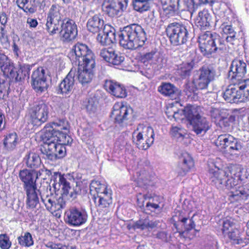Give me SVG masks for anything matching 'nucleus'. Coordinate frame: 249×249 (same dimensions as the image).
I'll return each instance as SVG.
<instances>
[{"instance_id": "f257e3e1", "label": "nucleus", "mask_w": 249, "mask_h": 249, "mask_svg": "<svg viewBox=\"0 0 249 249\" xmlns=\"http://www.w3.org/2000/svg\"><path fill=\"white\" fill-rule=\"evenodd\" d=\"M248 176L247 169L239 164L233 165L226 170L215 167L209 171L210 178L217 188L227 189L232 196L242 198L249 196V189L247 186H240L239 182L247 178Z\"/></svg>"}, {"instance_id": "f03ea898", "label": "nucleus", "mask_w": 249, "mask_h": 249, "mask_svg": "<svg viewBox=\"0 0 249 249\" xmlns=\"http://www.w3.org/2000/svg\"><path fill=\"white\" fill-rule=\"evenodd\" d=\"M120 44L126 49L135 50L142 47L146 40V35L142 27L138 24L125 27L119 35Z\"/></svg>"}, {"instance_id": "7ed1b4c3", "label": "nucleus", "mask_w": 249, "mask_h": 249, "mask_svg": "<svg viewBox=\"0 0 249 249\" xmlns=\"http://www.w3.org/2000/svg\"><path fill=\"white\" fill-rule=\"evenodd\" d=\"M184 116L192 126L193 130L197 135L205 134L210 128L209 122L200 115V107L188 106L184 108Z\"/></svg>"}, {"instance_id": "20e7f679", "label": "nucleus", "mask_w": 249, "mask_h": 249, "mask_svg": "<svg viewBox=\"0 0 249 249\" xmlns=\"http://www.w3.org/2000/svg\"><path fill=\"white\" fill-rule=\"evenodd\" d=\"M90 192L93 194V200L97 207L107 208L112 204V191L106 184L98 180H92L90 184Z\"/></svg>"}, {"instance_id": "39448f33", "label": "nucleus", "mask_w": 249, "mask_h": 249, "mask_svg": "<svg viewBox=\"0 0 249 249\" xmlns=\"http://www.w3.org/2000/svg\"><path fill=\"white\" fill-rule=\"evenodd\" d=\"M54 181V187L56 188V186L60 187L62 190L61 196L64 199L73 200L76 198L80 191L79 188L76 184L75 187H72L70 182L71 175L70 174H61L58 172H54L53 176Z\"/></svg>"}, {"instance_id": "423d86ee", "label": "nucleus", "mask_w": 249, "mask_h": 249, "mask_svg": "<svg viewBox=\"0 0 249 249\" xmlns=\"http://www.w3.org/2000/svg\"><path fill=\"white\" fill-rule=\"evenodd\" d=\"M154 136L153 128L144 124H139L133 133L135 143L142 150L147 149L153 143Z\"/></svg>"}, {"instance_id": "0eeeda50", "label": "nucleus", "mask_w": 249, "mask_h": 249, "mask_svg": "<svg viewBox=\"0 0 249 249\" xmlns=\"http://www.w3.org/2000/svg\"><path fill=\"white\" fill-rule=\"evenodd\" d=\"M214 143L219 149L231 155L240 152L243 147L242 143L238 139L227 134L218 136Z\"/></svg>"}, {"instance_id": "6e6552de", "label": "nucleus", "mask_w": 249, "mask_h": 249, "mask_svg": "<svg viewBox=\"0 0 249 249\" xmlns=\"http://www.w3.org/2000/svg\"><path fill=\"white\" fill-rule=\"evenodd\" d=\"M62 8L58 4H53L49 9L47 16L46 29L50 35L59 31L62 23Z\"/></svg>"}, {"instance_id": "1a4fd4ad", "label": "nucleus", "mask_w": 249, "mask_h": 249, "mask_svg": "<svg viewBox=\"0 0 249 249\" xmlns=\"http://www.w3.org/2000/svg\"><path fill=\"white\" fill-rule=\"evenodd\" d=\"M167 35L174 45L185 43L188 38V32L183 25L177 23L169 24L166 28Z\"/></svg>"}, {"instance_id": "9d476101", "label": "nucleus", "mask_w": 249, "mask_h": 249, "mask_svg": "<svg viewBox=\"0 0 249 249\" xmlns=\"http://www.w3.org/2000/svg\"><path fill=\"white\" fill-rule=\"evenodd\" d=\"M44 144L41 149L42 153L45 155V158L54 161L57 159L64 157L66 153V150L64 145L57 143L51 140L44 141Z\"/></svg>"}, {"instance_id": "9b49d317", "label": "nucleus", "mask_w": 249, "mask_h": 249, "mask_svg": "<svg viewBox=\"0 0 249 249\" xmlns=\"http://www.w3.org/2000/svg\"><path fill=\"white\" fill-rule=\"evenodd\" d=\"M215 71L213 68L203 66L199 70L197 76L195 78L193 83L197 89H206L210 83L215 79Z\"/></svg>"}, {"instance_id": "f8f14e48", "label": "nucleus", "mask_w": 249, "mask_h": 249, "mask_svg": "<svg viewBox=\"0 0 249 249\" xmlns=\"http://www.w3.org/2000/svg\"><path fill=\"white\" fill-rule=\"evenodd\" d=\"M217 35L207 31L200 35L198 38L199 47L204 55L210 57L216 53L215 43Z\"/></svg>"}, {"instance_id": "ddd939ff", "label": "nucleus", "mask_w": 249, "mask_h": 249, "mask_svg": "<svg viewBox=\"0 0 249 249\" xmlns=\"http://www.w3.org/2000/svg\"><path fill=\"white\" fill-rule=\"evenodd\" d=\"M41 200L46 209L56 217H60L61 210L65 207V201L59 197L55 200L54 196L51 193L46 192L41 195Z\"/></svg>"}, {"instance_id": "4468645a", "label": "nucleus", "mask_w": 249, "mask_h": 249, "mask_svg": "<svg viewBox=\"0 0 249 249\" xmlns=\"http://www.w3.org/2000/svg\"><path fill=\"white\" fill-rule=\"evenodd\" d=\"M49 107L45 104H40L34 107L30 112V122L34 126L40 125L48 118Z\"/></svg>"}, {"instance_id": "2eb2a0df", "label": "nucleus", "mask_w": 249, "mask_h": 249, "mask_svg": "<svg viewBox=\"0 0 249 249\" xmlns=\"http://www.w3.org/2000/svg\"><path fill=\"white\" fill-rule=\"evenodd\" d=\"M65 221L72 226H79L86 222L88 219L87 213L76 208H71L65 213Z\"/></svg>"}, {"instance_id": "dca6fc26", "label": "nucleus", "mask_w": 249, "mask_h": 249, "mask_svg": "<svg viewBox=\"0 0 249 249\" xmlns=\"http://www.w3.org/2000/svg\"><path fill=\"white\" fill-rule=\"evenodd\" d=\"M31 85L33 89L38 93L47 90L48 84L45 71L42 67L38 68L33 72L31 76Z\"/></svg>"}, {"instance_id": "f3484780", "label": "nucleus", "mask_w": 249, "mask_h": 249, "mask_svg": "<svg viewBox=\"0 0 249 249\" xmlns=\"http://www.w3.org/2000/svg\"><path fill=\"white\" fill-rule=\"evenodd\" d=\"M132 112L133 110L130 107L118 102L114 105L111 116L115 123L121 124L130 118Z\"/></svg>"}, {"instance_id": "a211bd4d", "label": "nucleus", "mask_w": 249, "mask_h": 249, "mask_svg": "<svg viewBox=\"0 0 249 249\" xmlns=\"http://www.w3.org/2000/svg\"><path fill=\"white\" fill-rule=\"evenodd\" d=\"M247 73V64L243 60L235 59L230 66L228 77L230 81L239 82L243 80V77Z\"/></svg>"}, {"instance_id": "6ab92c4d", "label": "nucleus", "mask_w": 249, "mask_h": 249, "mask_svg": "<svg viewBox=\"0 0 249 249\" xmlns=\"http://www.w3.org/2000/svg\"><path fill=\"white\" fill-rule=\"evenodd\" d=\"M127 4V0H107L104 2L102 8L109 16L114 17L120 15Z\"/></svg>"}, {"instance_id": "aec40b11", "label": "nucleus", "mask_w": 249, "mask_h": 249, "mask_svg": "<svg viewBox=\"0 0 249 249\" xmlns=\"http://www.w3.org/2000/svg\"><path fill=\"white\" fill-rule=\"evenodd\" d=\"M69 129L70 125L67 120H58L45 125L43 130L42 138L48 139L53 136V133L62 132V130L69 131Z\"/></svg>"}, {"instance_id": "412c9836", "label": "nucleus", "mask_w": 249, "mask_h": 249, "mask_svg": "<svg viewBox=\"0 0 249 249\" xmlns=\"http://www.w3.org/2000/svg\"><path fill=\"white\" fill-rule=\"evenodd\" d=\"M231 85L223 93V97L225 101L230 103H237L244 102L239 84L231 81Z\"/></svg>"}, {"instance_id": "4be33fe9", "label": "nucleus", "mask_w": 249, "mask_h": 249, "mask_svg": "<svg viewBox=\"0 0 249 249\" xmlns=\"http://www.w3.org/2000/svg\"><path fill=\"white\" fill-rule=\"evenodd\" d=\"M89 52H92L88 47L83 43H78L74 45L71 49L68 56L75 65L79 64L80 61L88 55Z\"/></svg>"}, {"instance_id": "5701e85b", "label": "nucleus", "mask_w": 249, "mask_h": 249, "mask_svg": "<svg viewBox=\"0 0 249 249\" xmlns=\"http://www.w3.org/2000/svg\"><path fill=\"white\" fill-rule=\"evenodd\" d=\"M60 36L63 41H69L74 39L77 35V26L72 20L64 21L60 23Z\"/></svg>"}, {"instance_id": "b1692460", "label": "nucleus", "mask_w": 249, "mask_h": 249, "mask_svg": "<svg viewBox=\"0 0 249 249\" xmlns=\"http://www.w3.org/2000/svg\"><path fill=\"white\" fill-rule=\"evenodd\" d=\"M97 34V40L102 45H109L116 41L115 29L109 25L105 24L104 29Z\"/></svg>"}, {"instance_id": "393cba45", "label": "nucleus", "mask_w": 249, "mask_h": 249, "mask_svg": "<svg viewBox=\"0 0 249 249\" xmlns=\"http://www.w3.org/2000/svg\"><path fill=\"white\" fill-rule=\"evenodd\" d=\"M100 56L105 61L114 65H120L124 59V55L116 53L112 48H103L100 52Z\"/></svg>"}, {"instance_id": "a878e982", "label": "nucleus", "mask_w": 249, "mask_h": 249, "mask_svg": "<svg viewBox=\"0 0 249 249\" xmlns=\"http://www.w3.org/2000/svg\"><path fill=\"white\" fill-rule=\"evenodd\" d=\"M157 197H152L150 195H142L141 193L137 195L138 205L141 208L143 207L145 202V211H150L152 212H155L156 210L160 211L159 209L160 207L158 203L155 202L154 201L157 199Z\"/></svg>"}, {"instance_id": "bb28decb", "label": "nucleus", "mask_w": 249, "mask_h": 249, "mask_svg": "<svg viewBox=\"0 0 249 249\" xmlns=\"http://www.w3.org/2000/svg\"><path fill=\"white\" fill-rule=\"evenodd\" d=\"M0 68L3 74L10 78L18 79V74L17 72V69L13 64L10 63L7 57L4 54H0Z\"/></svg>"}, {"instance_id": "cd10ccee", "label": "nucleus", "mask_w": 249, "mask_h": 249, "mask_svg": "<svg viewBox=\"0 0 249 249\" xmlns=\"http://www.w3.org/2000/svg\"><path fill=\"white\" fill-rule=\"evenodd\" d=\"M104 87L108 92L117 98H124L126 96L125 88L118 82L107 80Z\"/></svg>"}, {"instance_id": "c85d7f7f", "label": "nucleus", "mask_w": 249, "mask_h": 249, "mask_svg": "<svg viewBox=\"0 0 249 249\" xmlns=\"http://www.w3.org/2000/svg\"><path fill=\"white\" fill-rule=\"evenodd\" d=\"M180 163L177 168V172L178 175L180 176H185L190 169L194 167V161L187 153H183L179 158Z\"/></svg>"}, {"instance_id": "c756f323", "label": "nucleus", "mask_w": 249, "mask_h": 249, "mask_svg": "<svg viewBox=\"0 0 249 249\" xmlns=\"http://www.w3.org/2000/svg\"><path fill=\"white\" fill-rule=\"evenodd\" d=\"M105 25L103 18L99 15H95L89 18L87 23L88 30L93 34H96L101 31Z\"/></svg>"}, {"instance_id": "7c9ffc66", "label": "nucleus", "mask_w": 249, "mask_h": 249, "mask_svg": "<svg viewBox=\"0 0 249 249\" xmlns=\"http://www.w3.org/2000/svg\"><path fill=\"white\" fill-rule=\"evenodd\" d=\"M158 91L162 95L172 99H176L180 94L179 90L170 83H162L158 87Z\"/></svg>"}, {"instance_id": "2f4dec72", "label": "nucleus", "mask_w": 249, "mask_h": 249, "mask_svg": "<svg viewBox=\"0 0 249 249\" xmlns=\"http://www.w3.org/2000/svg\"><path fill=\"white\" fill-rule=\"evenodd\" d=\"M35 176L36 173L33 170H30L27 169H24L19 171L18 177L21 181L24 183V189L35 186Z\"/></svg>"}, {"instance_id": "473e14b6", "label": "nucleus", "mask_w": 249, "mask_h": 249, "mask_svg": "<svg viewBox=\"0 0 249 249\" xmlns=\"http://www.w3.org/2000/svg\"><path fill=\"white\" fill-rule=\"evenodd\" d=\"M212 22V16L208 10L204 9L200 11L195 19L196 25L201 29H206Z\"/></svg>"}, {"instance_id": "72a5a7b5", "label": "nucleus", "mask_w": 249, "mask_h": 249, "mask_svg": "<svg viewBox=\"0 0 249 249\" xmlns=\"http://www.w3.org/2000/svg\"><path fill=\"white\" fill-rule=\"evenodd\" d=\"M23 162L28 168L33 170L39 167L41 163L38 154L33 151H29L25 155Z\"/></svg>"}, {"instance_id": "f704fd0d", "label": "nucleus", "mask_w": 249, "mask_h": 249, "mask_svg": "<svg viewBox=\"0 0 249 249\" xmlns=\"http://www.w3.org/2000/svg\"><path fill=\"white\" fill-rule=\"evenodd\" d=\"M68 131L60 132L56 133H53V136L50 138H42L43 141L51 140L53 142H56L57 143L62 145H70L72 142V138L67 134Z\"/></svg>"}, {"instance_id": "c9c22d12", "label": "nucleus", "mask_w": 249, "mask_h": 249, "mask_svg": "<svg viewBox=\"0 0 249 249\" xmlns=\"http://www.w3.org/2000/svg\"><path fill=\"white\" fill-rule=\"evenodd\" d=\"M27 196L26 204L30 208L33 209L36 207L39 202L37 189L35 186L24 189Z\"/></svg>"}, {"instance_id": "e433bc0d", "label": "nucleus", "mask_w": 249, "mask_h": 249, "mask_svg": "<svg viewBox=\"0 0 249 249\" xmlns=\"http://www.w3.org/2000/svg\"><path fill=\"white\" fill-rule=\"evenodd\" d=\"M74 73L72 71H70L59 84V89L61 93H68L72 90L74 84Z\"/></svg>"}, {"instance_id": "4c0bfd02", "label": "nucleus", "mask_w": 249, "mask_h": 249, "mask_svg": "<svg viewBox=\"0 0 249 249\" xmlns=\"http://www.w3.org/2000/svg\"><path fill=\"white\" fill-rule=\"evenodd\" d=\"M77 78L80 83L85 85L90 83L94 77V71L91 70L82 69L79 68L77 71Z\"/></svg>"}, {"instance_id": "58836bf2", "label": "nucleus", "mask_w": 249, "mask_h": 249, "mask_svg": "<svg viewBox=\"0 0 249 249\" xmlns=\"http://www.w3.org/2000/svg\"><path fill=\"white\" fill-rule=\"evenodd\" d=\"M83 58L81 59V61H80L79 64H77V65L83 66V69L94 71L95 60L93 53L89 52L88 55H86V57Z\"/></svg>"}, {"instance_id": "ea45409f", "label": "nucleus", "mask_w": 249, "mask_h": 249, "mask_svg": "<svg viewBox=\"0 0 249 249\" xmlns=\"http://www.w3.org/2000/svg\"><path fill=\"white\" fill-rule=\"evenodd\" d=\"M18 142V138L16 133L12 132L7 135L3 140L4 147L8 151L13 150Z\"/></svg>"}, {"instance_id": "a19ab883", "label": "nucleus", "mask_w": 249, "mask_h": 249, "mask_svg": "<svg viewBox=\"0 0 249 249\" xmlns=\"http://www.w3.org/2000/svg\"><path fill=\"white\" fill-rule=\"evenodd\" d=\"M158 223L157 221H150L147 219H141L134 224L133 227L134 229L150 230L156 227Z\"/></svg>"}, {"instance_id": "79ce46f5", "label": "nucleus", "mask_w": 249, "mask_h": 249, "mask_svg": "<svg viewBox=\"0 0 249 249\" xmlns=\"http://www.w3.org/2000/svg\"><path fill=\"white\" fill-rule=\"evenodd\" d=\"M221 28L223 32L226 34L229 35L226 37V42H229L231 44H234V42L238 38V36H236V32L234 31L231 25H226L222 24Z\"/></svg>"}, {"instance_id": "37998d69", "label": "nucleus", "mask_w": 249, "mask_h": 249, "mask_svg": "<svg viewBox=\"0 0 249 249\" xmlns=\"http://www.w3.org/2000/svg\"><path fill=\"white\" fill-rule=\"evenodd\" d=\"M18 243L23 247L29 248L34 245V241L29 232H25L17 238Z\"/></svg>"}, {"instance_id": "c03bdc74", "label": "nucleus", "mask_w": 249, "mask_h": 249, "mask_svg": "<svg viewBox=\"0 0 249 249\" xmlns=\"http://www.w3.org/2000/svg\"><path fill=\"white\" fill-rule=\"evenodd\" d=\"M137 176L135 181H137L140 186L148 184L152 178V176L145 170H142L137 172Z\"/></svg>"}, {"instance_id": "a18cd8bd", "label": "nucleus", "mask_w": 249, "mask_h": 249, "mask_svg": "<svg viewBox=\"0 0 249 249\" xmlns=\"http://www.w3.org/2000/svg\"><path fill=\"white\" fill-rule=\"evenodd\" d=\"M193 68L192 62L182 63L178 67L177 72L182 78H185L190 75Z\"/></svg>"}, {"instance_id": "49530a36", "label": "nucleus", "mask_w": 249, "mask_h": 249, "mask_svg": "<svg viewBox=\"0 0 249 249\" xmlns=\"http://www.w3.org/2000/svg\"><path fill=\"white\" fill-rule=\"evenodd\" d=\"M228 113L227 112L225 115L216 123L219 126L226 130L229 128L231 124L234 122L235 117L234 115H230L228 117Z\"/></svg>"}, {"instance_id": "de8ad7c7", "label": "nucleus", "mask_w": 249, "mask_h": 249, "mask_svg": "<svg viewBox=\"0 0 249 249\" xmlns=\"http://www.w3.org/2000/svg\"><path fill=\"white\" fill-rule=\"evenodd\" d=\"M98 102L95 97H91L85 100L83 107L89 114L94 113L97 107Z\"/></svg>"}, {"instance_id": "09e8293b", "label": "nucleus", "mask_w": 249, "mask_h": 249, "mask_svg": "<svg viewBox=\"0 0 249 249\" xmlns=\"http://www.w3.org/2000/svg\"><path fill=\"white\" fill-rule=\"evenodd\" d=\"M135 10L142 13L148 10L150 7V1L144 0H133Z\"/></svg>"}, {"instance_id": "8fccbe9b", "label": "nucleus", "mask_w": 249, "mask_h": 249, "mask_svg": "<svg viewBox=\"0 0 249 249\" xmlns=\"http://www.w3.org/2000/svg\"><path fill=\"white\" fill-rule=\"evenodd\" d=\"M7 22L6 15L4 13L0 14V40L1 42L7 41L5 36V25Z\"/></svg>"}, {"instance_id": "3c124183", "label": "nucleus", "mask_w": 249, "mask_h": 249, "mask_svg": "<svg viewBox=\"0 0 249 249\" xmlns=\"http://www.w3.org/2000/svg\"><path fill=\"white\" fill-rule=\"evenodd\" d=\"M244 102L249 99V79H243L238 82Z\"/></svg>"}, {"instance_id": "603ef678", "label": "nucleus", "mask_w": 249, "mask_h": 249, "mask_svg": "<svg viewBox=\"0 0 249 249\" xmlns=\"http://www.w3.org/2000/svg\"><path fill=\"white\" fill-rule=\"evenodd\" d=\"M186 134V130L181 127L173 126L171 134L178 141H181Z\"/></svg>"}, {"instance_id": "864d4df0", "label": "nucleus", "mask_w": 249, "mask_h": 249, "mask_svg": "<svg viewBox=\"0 0 249 249\" xmlns=\"http://www.w3.org/2000/svg\"><path fill=\"white\" fill-rule=\"evenodd\" d=\"M158 53V52L155 51H152L150 52L145 53L141 56V62L145 65L148 64L151 65L152 61H153L155 58H156V55Z\"/></svg>"}, {"instance_id": "5fc2aeb1", "label": "nucleus", "mask_w": 249, "mask_h": 249, "mask_svg": "<svg viewBox=\"0 0 249 249\" xmlns=\"http://www.w3.org/2000/svg\"><path fill=\"white\" fill-rule=\"evenodd\" d=\"M227 112V110L223 108L212 107L210 113L212 118L217 123Z\"/></svg>"}, {"instance_id": "6e6d98bb", "label": "nucleus", "mask_w": 249, "mask_h": 249, "mask_svg": "<svg viewBox=\"0 0 249 249\" xmlns=\"http://www.w3.org/2000/svg\"><path fill=\"white\" fill-rule=\"evenodd\" d=\"M29 0H18L16 1V3L18 7L22 9L25 12L30 14L34 13L36 12V10L34 7H31L28 4Z\"/></svg>"}, {"instance_id": "4d7b16f0", "label": "nucleus", "mask_w": 249, "mask_h": 249, "mask_svg": "<svg viewBox=\"0 0 249 249\" xmlns=\"http://www.w3.org/2000/svg\"><path fill=\"white\" fill-rule=\"evenodd\" d=\"M164 64V60L160 53H158L156 55V58H155L153 61H152L151 65L152 66V67L154 69L158 71L160 70L163 67Z\"/></svg>"}, {"instance_id": "13d9d810", "label": "nucleus", "mask_w": 249, "mask_h": 249, "mask_svg": "<svg viewBox=\"0 0 249 249\" xmlns=\"http://www.w3.org/2000/svg\"><path fill=\"white\" fill-rule=\"evenodd\" d=\"M31 70L30 66L29 65H24L21 66L20 69L17 71V73L18 74V79H16L14 78L16 81H19L22 78H24L26 76H28L29 72Z\"/></svg>"}, {"instance_id": "bf43d9fd", "label": "nucleus", "mask_w": 249, "mask_h": 249, "mask_svg": "<svg viewBox=\"0 0 249 249\" xmlns=\"http://www.w3.org/2000/svg\"><path fill=\"white\" fill-rule=\"evenodd\" d=\"M228 235L231 240H233L234 243L238 244L242 241L240 238V232L236 228L231 231H229L228 232Z\"/></svg>"}, {"instance_id": "052dcab7", "label": "nucleus", "mask_w": 249, "mask_h": 249, "mask_svg": "<svg viewBox=\"0 0 249 249\" xmlns=\"http://www.w3.org/2000/svg\"><path fill=\"white\" fill-rule=\"evenodd\" d=\"M11 246V242L6 234L0 235V247L2 249H9Z\"/></svg>"}, {"instance_id": "680f3d73", "label": "nucleus", "mask_w": 249, "mask_h": 249, "mask_svg": "<svg viewBox=\"0 0 249 249\" xmlns=\"http://www.w3.org/2000/svg\"><path fill=\"white\" fill-rule=\"evenodd\" d=\"M235 228L234 224L231 220L227 219L224 221L222 228L223 233L228 234L229 231H231Z\"/></svg>"}, {"instance_id": "e2e57ef3", "label": "nucleus", "mask_w": 249, "mask_h": 249, "mask_svg": "<svg viewBox=\"0 0 249 249\" xmlns=\"http://www.w3.org/2000/svg\"><path fill=\"white\" fill-rule=\"evenodd\" d=\"M227 13V18L228 19L229 21H231V22L234 24L235 25H237L238 24V21L241 22L239 20L236 13L231 9H229Z\"/></svg>"}, {"instance_id": "0e129e2a", "label": "nucleus", "mask_w": 249, "mask_h": 249, "mask_svg": "<svg viewBox=\"0 0 249 249\" xmlns=\"http://www.w3.org/2000/svg\"><path fill=\"white\" fill-rule=\"evenodd\" d=\"M176 3H168L166 6H163V10L167 15H173L175 13V4Z\"/></svg>"}, {"instance_id": "69168bd1", "label": "nucleus", "mask_w": 249, "mask_h": 249, "mask_svg": "<svg viewBox=\"0 0 249 249\" xmlns=\"http://www.w3.org/2000/svg\"><path fill=\"white\" fill-rule=\"evenodd\" d=\"M216 52L219 51H224L226 49V44L225 41L221 39L219 36L216 37V42L215 43Z\"/></svg>"}, {"instance_id": "338daca9", "label": "nucleus", "mask_w": 249, "mask_h": 249, "mask_svg": "<svg viewBox=\"0 0 249 249\" xmlns=\"http://www.w3.org/2000/svg\"><path fill=\"white\" fill-rule=\"evenodd\" d=\"M9 89V88L6 83H0V99H3L5 95H8Z\"/></svg>"}, {"instance_id": "774afa93", "label": "nucleus", "mask_w": 249, "mask_h": 249, "mask_svg": "<svg viewBox=\"0 0 249 249\" xmlns=\"http://www.w3.org/2000/svg\"><path fill=\"white\" fill-rule=\"evenodd\" d=\"M45 246L50 249H66V246L61 244H55L52 242H49Z\"/></svg>"}]
</instances>
